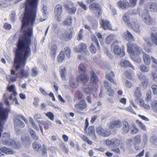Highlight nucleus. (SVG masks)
<instances>
[{
	"label": "nucleus",
	"instance_id": "45",
	"mask_svg": "<svg viewBox=\"0 0 157 157\" xmlns=\"http://www.w3.org/2000/svg\"><path fill=\"white\" fill-rule=\"evenodd\" d=\"M139 102L140 105L144 108L147 109H150V106L148 104H145L143 100L140 99L139 100Z\"/></svg>",
	"mask_w": 157,
	"mask_h": 157
},
{
	"label": "nucleus",
	"instance_id": "38",
	"mask_svg": "<svg viewBox=\"0 0 157 157\" xmlns=\"http://www.w3.org/2000/svg\"><path fill=\"white\" fill-rule=\"evenodd\" d=\"M65 58V55L63 52L61 51L57 57V60L58 62L61 63Z\"/></svg>",
	"mask_w": 157,
	"mask_h": 157
},
{
	"label": "nucleus",
	"instance_id": "17",
	"mask_svg": "<svg viewBox=\"0 0 157 157\" xmlns=\"http://www.w3.org/2000/svg\"><path fill=\"white\" fill-rule=\"evenodd\" d=\"M101 27L105 30L112 29V27L111 24L109 21L108 20L104 21L102 20L101 21L100 23Z\"/></svg>",
	"mask_w": 157,
	"mask_h": 157
},
{
	"label": "nucleus",
	"instance_id": "11",
	"mask_svg": "<svg viewBox=\"0 0 157 157\" xmlns=\"http://www.w3.org/2000/svg\"><path fill=\"white\" fill-rule=\"evenodd\" d=\"M75 107L77 109L82 111L87 107V104L86 102L83 100H80L76 102L75 105Z\"/></svg>",
	"mask_w": 157,
	"mask_h": 157
},
{
	"label": "nucleus",
	"instance_id": "3",
	"mask_svg": "<svg viewBox=\"0 0 157 157\" xmlns=\"http://www.w3.org/2000/svg\"><path fill=\"white\" fill-rule=\"evenodd\" d=\"M91 74L90 82L89 83L88 87L83 88L84 93L87 95H89L86 97V99L88 102L91 104L92 102L91 98L90 96V94H92L94 91H96L98 86L97 83L98 81V78L94 71L91 70L90 72Z\"/></svg>",
	"mask_w": 157,
	"mask_h": 157
},
{
	"label": "nucleus",
	"instance_id": "35",
	"mask_svg": "<svg viewBox=\"0 0 157 157\" xmlns=\"http://www.w3.org/2000/svg\"><path fill=\"white\" fill-rule=\"evenodd\" d=\"M33 147L35 151H39L40 150L41 145L40 144L38 143L37 142H34L32 144Z\"/></svg>",
	"mask_w": 157,
	"mask_h": 157
},
{
	"label": "nucleus",
	"instance_id": "28",
	"mask_svg": "<svg viewBox=\"0 0 157 157\" xmlns=\"http://www.w3.org/2000/svg\"><path fill=\"white\" fill-rule=\"evenodd\" d=\"M143 59L144 63L147 65H148L151 62V58L149 55L143 52Z\"/></svg>",
	"mask_w": 157,
	"mask_h": 157
},
{
	"label": "nucleus",
	"instance_id": "29",
	"mask_svg": "<svg viewBox=\"0 0 157 157\" xmlns=\"http://www.w3.org/2000/svg\"><path fill=\"white\" fill-rule=\"evenodd\" d=\"M59 71L60 76L62 79L65 80L66 79V76L67 74L65 68L63 67H60Z\"/></svg>",
	"mask_w": 157,
	"mask_h": 157
},
{
	"label": "nucleus",
	"instance_id": "52",
	"mask_svg": "<svg viewBox=\"0 0 157 157\" xmlns=\"http://www.w3.org/2000/svg\"><path fill=\"white\" fill-rule=\"evenodd\" d=\"M90 23L92 27L94 29H97L98 26V21H97L95 20Z\"/></svg>",
	"mask_w": 157,
	"mask_h": 157
},
{
	"label": "nucleus",
	"instance_id": "63",
	"mask_svg": "<svg viewBox=\"0 0 157 157\" xmlns=\"http://www.w3.org/2000/svg\"><path fill=\"white\" fill-rule=\"evenodd\" d=\"M78 4L84 10H87L86 5L85 4H83V2H78Z\"/></svg>",
	"mask_w": 157,
	"mask_h": 157
},
{
	"label": "nucleus",
	"instance_id": "19",
	"mask_svg": "<svg viewBox=\"0 0 157 157\" xmlns=\"http://www.w3.org/2000/svg\"><path fill=\"white\" fill-rule=\"evenodd\" d=\"M122 19L124 23L128 26H131L132 25L130 21L129 14L128 13H124L122 15Z\"/></svg>",
	"mask_w": 157,
	"mask_h": 157
},
{
	"label": "nucleus",
	"instance_id": "56",
	"mask_svg": "<svg viewBox=\"0 0 157 157\" xmlns=\"http://www.w3.org/2000/svg\"><path fill=\"white\" fill-rule=\"evenodd\" d=\"M61 148L65 153H67L68 151L67 148L65 146L63 143H61L60 145Z\"/></svg>",
	"mask_w": 157,
	"mask_h": 157
},
{
	"label": "nucleus",
	"instance_id": "44",
	"mask_svg": "<svg viewBox=\"0 0 157 157\" xmlns=\"http://www.w3.org/2000/svg\"><path fill=\"white\" fill-rule=\"evenodd\" d=\"M70 85L72 88H75L78 87V83L75 82L74 79L72 78H71L70 79Z\"/></svg>",
	"mask_w": 157,
	"mask_h": 157
},
{
	"label": "nucleus",
	"instance_id": "14",
	"mask_svg": "<svg viewBox=\"0 0 157 157\" xmlns=\"http://www.w3.org/2000/svg\"><path fill=\"white\" fill-rule=\"evenodd\" d=\"M120 143V140L116 138L110 140H107L106 141V143L107 145H111L115 147L118 146Z\"/></svg>",
	"mask_w": 157,
	"mask_h": 157
},
{
	"label": "nucleus",
	"instance_id": "31",
	"mask_svg": "<svg viewBox=\"0 0 157 157\" xmlns=\"http://www.w3.org/2000/svg\"><path fill=\"white\" fill-rule=\"evenodd\" d=\"M73 31V29L71 28L68 31L66 32L65 33L66 37L69 39L72 38Z\"/></svg>",
	"mask_w": 157,
	"mask_h": 157
},
{
	"label": "nucleus",
	"instance_id": "12",
	"mask_svg": "<svg viewBox=\"0 0 157 157\" xmlns=\"http://www.w3.org/2000/svg\"><path fill=\"white\" fill-rule=\"evenodd\" d=\"M10 134L7 132H4L3 133L2 137V142L4 144L8 145L11 144L10 143Z\"/></svg>",
	"mask_w": 157,
	"mask_h": 157
},
{
	"label": "nucleus",
	"instance_id": "27",
	"mask_svg": "<svg viewBox=\"0 0 157 157\" xmlns=\"http://www.w3.org/2000/svg\"><path fill=\"white\" fill-rule=\"evenodd\" d=\"M130 126L128 125V123L125 121L123 122L122 129L123 132L126 133L128 132L130 129Z\"/></svg>",
	"mask_w": 157,
	"mask_h": 157
},
{
	"label": "nucleus",
	"instance_id": "47",
	"mask_svg": "<svg viewBox=\"0 0 157 157\" xmlns=\"http://www.w3.org/2000/svg\"><path fill=\"white\" fill-rule=\"evenodd\" d=\"M151 106L154 111L157 113V100L152 102Z\"/></svg>",
	"mask_w": 157,
	"mask_h": 157
},
{
	"label": "nucleus",
	"instance_id": "41",
	"mask_svg": "<svg viewBox=\"0 0 157 157\" xmlns=\"http://www.w3.org/2000/svg\"><path fill=\"white\" fill-rule=\"evenodd\" d=\"M149 67L148 65L145 66L144 65L142 64L140 66V69L142 72H146L149 71Z\"/></svg>",
	"mask_w": 157,
	"mask_h": 157
},
{
	"label": "nucleus",
	"instance_id": "51",
	"mask_svg": "<svg viewBox=\"0 0 157 157\" xmlns=\"http://www.w3.org/2000/svg\"><path fill=\"white\" fill-rule=\"evenodd\" d=\"M86 55L85 53L83 52L80 54H78V58L80 59H86Z\"/></svg>",
	"mask_w": 157,
	"mask_h": 157
},
{
	"label": "nucleus",
	"instance_id": "23",
	"mask_svg": "<svg viewBox=\"0 0 157 157\" xmlns=\"http://www.w3.org/2000/svg\"><path fill=\"white\" fill-rule=\"evenodd\" d=\"M117 4L119 8L123 10L126 9L129 5L128 3L126 1H119Z\"/></svg>",
	"mask_w": 157,
	"mask_h": 157
},
{
	"label": "nucleus",
	"instance_id": "25",
	"mask_svg": "<svg viewBox=\"0 0 157 157\" xmlns=\"http://www.w3.org/2000/svg\"><path fill=\"white\" fill-rule=\"evenodd\" d=\"M114 76V74L113 72L111 71L109 72L106 75V78L109 80L111 82L116 84V82L113 80V78Z\"/></svg>",
	"mask_w": 157,
	"mask_h": 157
},
{
	"label": "nucleus",
	"instance_id": "54",
	"mask_svg": "<svg viewBox=\"0 0 157 157\" xmlns=\"http://www.w3.org/2000/svg\"><path fill=\"white\" fill-rule=\"evenodd\" d=\"M131 26H132V29H133V30H134L135 31L138 33L140 32V31L139 26L138 25H137L136 26L132 24Z\"/></svg>",
	"mask_w": 157,
	"mask_h": 157
},
{
	"label": "nucleus",
	"instance_id": "33",
	"mask_svg": "<svg viewBox=\"0 0 157 157\" xmlns=\"http://www.w3.org/2000/svg\"><path fill=\"white\" fill-rule=\"evenodd\" d=\"M29 131L33 139L35 140H37L39 139L38 136L36 135L35 132L31 128L29 129Z\"/></svg>",
	"mask_w": 157,
	"mask_h": 157
},
{
	"label": "nucleus",
	"instance_id": "16",
	"mask_svg": "<svg viewBox=\"0 0 157 157\" xmlns=\"http://www.w3.org/2000/svg\"><path fill=\"white\" fill-rule=\"evenodd\" d=\"M79 50H77V47L75 48V49L76 50V51L77 52H81L83 51L84 53H86V55H89V52L86 50L87 46L86 44L82 43H81L79 44Z\"/></svg>",
	"mask_w": 157,
	"mask_h": 157
},
{
	"label": "nucleus",
	"instance_id": "64",
	"mask_svg": "<svg viewBox=\"0 0 157 157\" xmlns=\"http://www.w3.org/2000/svg\"><path fill=\"white\" fill-rule=\"evenodd\" d=\"M90 50L91 52L93 53H95L96 52V49L92 44H91L90 46Z\"/></svg>",
	"mask_w": 157,
	"mask_h": 157
},
{
	"label": "nucleus",
	"instance_id": "22",
	"mask_svg": "<svg viewBox=\"0 0 157 157\" xmlns=\"http://www.w3.org/2000/svg\"><path fill=\"white\" fill-rule=\"evenodd\" d=\"M141 81L142 84L144 87H146L148 85V79L144 75H140L139 77Z\"/></svg>",
	"mask_w": 157,
	"mask_h": 157
},
{
	"label": "nucleus",
	"instance_id": "32",
	"mask_svg": "<svg viewBox=\"0 0 157 157\" xmlns=\"http://www.w3.org/2000/svg\"><path fill=\"white\" fill-rule=\"evenodd\" d=\"M10 143L11 144L8 145H11L14 148L16 149L19 148L21 146V143L19 142H16L13 140H11Z\"/></svg>",
	"mask_w": 157,
	"mask_h": 157
},
{
	"label": "nucleus",
	"instance_id": "2",
	"mask_svg": "<svg viewBox=\"0 0 157 157\" xmlns=\"http://www.w3.org/2000/svg\"><path fill=\"white\" fill-rule=\"evenodd\" d=\"M31 40H18L17 48H13L15 57L14 66L16 70L25 67L27 59L29 56L31 52L29 46Z\"/></svg>",
	"mask_w": 157,
	"mask_h": 157
},
{
	"label": "nucleus",
	"instance_id": "60",
	"mask_svg": "<svg viewBox=\"0 0 157 157\" xmlns=\"http://www.w3.org/2000/svg\"><path fill=\"white\" fill-rule=\"evenodd\" d=\"M151 37V39H157V31L152 32Z\"/></svg>",
	"mask_w": 157,
	"mask_h": 157
},
{
	"label": "nucleus",
	"instance_id": "21",
	"mask_svg": "<svg viewBox=\"0 0 157 157\" xmlns=\"http://www.w3.org/2000/svg\"><path fill=\"white\" fill-rule=\"evenodd\" d=\"M121 126V123L120 121H115L113 122H111L109 128L110 129L113 128H120Z\"/></svg>",
	"mask_w": 157,
	"mask_h": 157
},
{
	"label": "nucleus",
	"instance_id": "30",
	"mask_svg": "<svg viewBox=\"0 0 157 157\" xmlns=\"http://www.w3.org/2000/svg\"><path fill=\"white\" fill-rule=\"evenodd\" d=\"M78 70L81 74L85 73L86 71L85 66L82 63H81L78 66Z\"/></svg>",
	"mask_w": 157,
	"mask_h": 157
},
{
	"label": "nucleus",
	"instance_id": "26",
	"mask_svg": "<svg viewBox=\"0 0 157 157\" xmlns=\"http://www.w3.org/2000/svg\"><path fill=\"white\" fill-rule=\"evenodd\" d=\"M50 49L51 50V55L52 58H54L56 56V52L57 47L56 45L53 44L50 46Z\"/></svg>",
	"mask_w": 157,
	"mask_h": 157
},
{
	"label": "nucleus",
	"instance_id": "13",
	"mask_svg": "<svg viewBox=\"0 0 157 157\" xmlns=\"http://www.w3.org/2000/svg\"><path fill=\"white\" fill-rule=\"evenodd\" d=\"M21 141L25 147H28L30 146L31 143L30 140L28 135L25 134L23 135L21 138Z\"/></svg>",
	"mask_w": 157,
	"mask_h": 157
},
{
	"label": "nucleus",
	"instance_id": "34",
	"mask_svg": "<svg viewBox=\"0 0 157 157\" xmlns=\"http://www.w3.org/2000/svg\"><path fill=\"white\" fill-rule=\"evenodd\" d=\"M140 88L137 87L136 88V90H135V95L137 98H136L135 101H137L140 100L141 99H140V98L141 97V94L140 91Z\"/></svg>",
	"mask_w": 157,
	"mask_h": 157
},
{
	"label": "nucleus",
	"instance_id": "62",
	"mask_svg": "<svg viewBox=\"0 0 157 157\" xmlns=\"http://www.w3.org/2000/svg\"><path fill=\"white\" fill-rule=\"evenodd\" d=\"M153 40H145V42L149 47L152 46L153 45Z\"/></svg>",
	"mask_w": 157,
	"mask_h": 157
},
{
	"label": "nucleus",
	"instance_id": "24",
	"mask_svg": "<svg viewBox=\"0 0 157 157\" xmlns=\"http://www.w3.org/2000/svg\"><path fill=\"white\" fill-rule=\"evenodd\" d=\"M38 1L39 0H26L24 3L31 5L33 8L36 10V8H37Z\"/></svg>",
	"mask_w": 157,
	"mask_h": 157
},
{
	"label": "nucleus",
	"instance_id": "39",
	"mask_svg": "<svg viewBox=\"0 0 157 157\" xmlns=\"http://www.w3.org/2000/svg\"><path fill=\"white\" fill-rule=\"evenodd\" d=\"M150 141L154 145H157V137L156 136L153 135L150 139Z\"/></svg>",
	"mask_w": 157,
	"mask_h": 157
},
{
	"label": "nucleus",
	"instance_id": "48",
	"mask_svg": "<svg viewBox=\"0 0 157 157\" xmlns=\"http://www.w3.org/2000/svg\"><path fill=\"white\" fill-rule=\"evenodd\" d=\"M39 72L36 67H33L32 70V75L35 77L38 74Z\"/></svg>",
	"mask_w": 157,
	"mask_h": 157
},
{
	"label": "nucleus",
	"instance_id": "61",
	"mask_svg": "<svg viewBox=\"0 0 157 157\" xmlns=\"http://www.w3.org/2000/svg\"><path fill=\"white\" fill-rule=\"evenodd\" d=\"M151 74L152 76V79L154 80H157V74L156 71H152L151 72Z\"/></svg>",
	"mask_w": 157,
	"mask_h": 157
},
{
	"label": "nucleus",
	"instance_id": "53",
	"mask_svg": "<svg viewBox=\"0 0 157 157\" xmlns=\"http://www.w3.org/2000/svg\"><path fill=\"white\" fill-rule=\"evenodd\" d=\"M134 141L136 144H140L141 142L140 136H136L134 139Z\"/></svg>",
	"mask_w": 157,
	"mask_h": 157
},
{
	"label": "nucleus",
	"instance_id": "8",
	"mask_svg": "<svg viewBox=\"0 0 157 157\" xmlns=\"http://www.w3.org/2000/svg\"><path fill=\"white\" fill-rule=\"evenodd\" d=\"M73 6V3H65L64 5L66 10L70 14H74L76 12V8Z\"/></svg>",
	"mask_w": 157,
	"mask_h": 157
},
{
	"label": "nucleus",
	"instance_id": "5",
	"mask_svg": "<svg viewBox=\"0 0 157 157\" xmlns=\"http://www.w3.org/2000/svg\"><path fill=\"white\" fill-rule=\"evenodd\" d=\"M22 119L26 123L28 122L27 120L22 115H15L13 117V123L15 127L19 126L21 128H23L25 126L24 123L21 121Z\"/></svg>",
	"mask_w": 157,
	"mask_h": 157
},
{
	"label": "nucleus",
	"instance_id": "55",
	"mask_svg": "<svg viewBox=\"0 0 157 157\" xmlns=\"http://www.w3.org/2000/svg\"><path fill=\"white\" fill-rule=\"evenodd\" d=\"M151 88L153 90V92L155 95L157 94V85L154 84L151 86Z\"/></svg>",
	"mask_w": 157,
	"mask_h": 157
},
{
	"label": "nucleus",
	"instance_id": "9",
	"mask_svg": "<svg viewBox=\"0 0 157 157\" xmlns=\"http://www.w3.org/2000/svg\"><path fill=\"white\" fill-rule=\"evenodd\" d=\"M142 17L145 23L148 25L151 24V20L148 10L144 9V10Z\"/></svg>",
	"mask_w": 157,
	"mask_h": 157
},
{
	"label": "nucleus",
	"instance_id": "1",
	"mask_svg": "<svg viewBox=\"0 0 157 157\" xmlns=\"http://www.w3.org/2000/svg\"><path fill=\"white\" fill-rule=\"evenodd\" d=\"M22 8L25 7L24 15L22 17V26L20 34L17 32L14 36V38L18 39H31L33 35V27L35 21L36 15V8L35 11L31 5L24 3L21 5Z\"/></svg>",
	"mask_w": 157,
	"mask_h": 157
},
{
	"label": "nucleus",
	"instance_id": "36",
	"mask_svg": "<svg viewBox=\"0 0 157 157\" xmlns=\"http://www.w3.org/2000/svg\"><path fill=\"white\" fill-rule=\"evenodd\" d=\"M149 9L151 11L157 12V4L152 2L150 5Z\"/></svg>",
	"mask_w": 157,
	"mask_h": 157
},
{
	"label": "nucleus",
	"instance_id": "10",
	"mask_svg": "<svg viewBox=\"0 0 157 157\" xmlns=\"http://www.w3.org/2000/svg\"><path fill=\"white\" fill-rule=\"evenodd\" d=\"M96 130L99 135L103 136H108L111 134L109 132L104 130L101 126L97 127Z\"/></svg>",
	"mask_w": 157,
	"mask_h": 157
},
{
	"label": "nucleus",
	"instance_id": "40",
	"mask_svg": "<svg viewBox=\"0 0 157 157\" xmlns=\"http://www.w3.org/2000/svg\"><path fill=\"white\" fill-rule=\"evenodd\" d=\"M72 19L71 17H67L64 21V25H66L69 26L71 25L72 23Z\"/></svg>",
	"mask_w": 157,
	"mask_h": 157
},
{
	"label": "nucleus",
	"instance_id": "15",
	"mask_svg": "<svg viewBox=\"0 0 157 157\" xmlns=\"http://www.w3.org/2000/svg\"><path fill=\"white\" fill-rule=\"evenodd\" d=\"M113 52L116 55L119 56L120 57H122L125 55V53L123 49H121L118 46H115L113 49Z\"/></svg>",
	"mask_w": 157,
	"mask_h": 157
},
{
	"label": "nucleus",
	"instance_id": "6",
	"mask_svg": "<svg viewBox=\"0 0 157 157\" xmlns=\"http://www.w3.org/2000/svg\"><path fill=\"white\" fill-rule=\"evenodd\" d=\"M90 9L94 11V14L98 17H99L101 14V8L100 4L95 2L92 3L90 6Z\"/></svg>",
	"mask_w": 157,
	"mask_h": 157
},
{
	"label": "nucleus",
	"instance_id": "4",
	"mask_svg": "<svg viewBox=\"0 0 157 157\" xmlns=\"http://www.w3.org/2000/svg\"><path fill=\"white\" fill-rule=\"evenodd\" d=\"M128 48L127 51L129 53L135 56L139 55L141 52L140 47L135 44L129 42L127 44Z\"/></svg>",
	"mask_w": 157,
	"mask_h": 157
},
{
	"label": "nucleus",
	"instance_id": "46",
	"mask_svg": "<svg viewBox=\"0 0 157 157\" xmlns=\"http://www.w3.org/2000/svg\"><path fill=\"white\" fill-rule=\"evenodd\" d=\"M20 73L22 78H26L29 75V73L28 71L24 70H21Z\"/></svg>",
	"mask_w": 157,
	"mask_h": 157
},
{
	"label": "nucleus",
	"instance_id": "43",
	"mask_svg": "<svg viewBox=\"0 0 157 157\" xmlns=\"http://www.w3.org/2000/svg\"><path fill=\"white\" fill-rule=\"evenodd\" d=\"M95 133L94 127L92 126H90L89 127L87 132V135L90 136Z\"/></svg>",
	"mask_w": 157,
	"mask_h": 157
},
{
	"label": "nucleus",
	"instance_id": "49",
	"mask_svg": "<svg viewBox=\"0 0 157 157\" xmlns=\"http://www.w3.org/2000/svg\"><path fill=\"white\" fill-rule=\"evenodd\" d=\"M15 15V12H13L10 16V20L13 23H14L16 21Z\"/></svg>",
	"mask_w": 157,
	"mask_h": 157
},
{
	"label": "nucleus",
	"instance_id": "59",
	"mask_svg": "<svg viewBox=\"0 0 157 157\" xmlns=\"http://www.w3.org/2000/svg\"><path fill=\"white\" fill-rule=\"evenodd\" d=\"M116 36L113 34H111L107 37L105 39H116Z\"/></svg>",
	"mask_w": 157,
	"mask_h": 157
},
{
	"label": "nucleus",
	"instance_id": "42",
	"mask_svg": "<svg viewBox=\"0 0 157 157\" xmlns=\"http://www.w3.org/2000/svg\"><path fill=\"white\" fill-rule=\"evenodd\" d=\"M64 53L66 56L69 58L71 57V50L68 47H66L64 49Z\"/></svg>",
	"mask_w": 157,
	"mask_h": 157
},
{
	"label": "nucleus",
	"instance_id": "37",
	"mask_svg": "<svg viewBox=\"0 0 157 157\" xmlns=\"http://www.w3.org/2000/svg\"><path fill=\"white\" fill-rule=\"evenodd\" d=\"M0 151L2 152L7 154H12L13 151L7 148L6 147H3L0 148Z\"/></svg>",
	"mask_w": 157,
	"mask_h": 157
},
{
	"label": "nucleus",
	"instance_id": "18",
	"mask_svg": "<svg viewBox=\"0 0 157 157\" xmlns=\"http://www.w3.org/2000/svg\"><path fill=\"white\" fill-rule=\"evenodd\" d=\"M89 78V77L86 75H80L77 78L76 80L78 82H80L85 84L88 81Z\"/></svg>",
	"mask_w": 157,
	"mask_h": 157
},
{
	"label": "nucleus",
	"instance_id": "57",
	"mask_svg": "<svg viewBox=\"0 0 157 157\" xmlns=\"http://www.w3.org/2000/svg\"><path fill=\"white\" fill-rule=\"evenodd\" d=\"M46 115L51 120H54V115L51 112H48L46 113Z\"/></svg>",
	"mask_w": 157,
	"mask_h": 157
},
{
	"label": "nucleus",
	"instance_id": "7",
	"mask_svg": "<svg viewBox=\"0 0 157 157\" xmlns=\"http://www.w3.org/2000/svg\"><path fill=\"white\" fill-rule=\"evenodd\" d=\"M63 6L60 4L57 5L54 9L55 16L57 18L58 21H60L61 20V15L63 12Z\"/></svg>",
	"mask_w": 157,
	"mask_h": 157
},
{
	"label": "nucleus",
	"instance_id": "20",
	"mask_svg": "<svg viewBox=\"0 0 157 157\" xmlns=\"http://www.w3.org/2000/svg\"><path fill=\"white\" fill-rule=\"evenodd\" d=\"M120 65L122 67H129L134 69V67L132 65L130 62L128 60L122 59L121 61Z\"/></svg>",
	"mask_w": 157,
	"mask_h": 157
},
{
	"label": "nucleus",
	"instance_id": "58",
	"mask_svg": "<svg viewBox=\"0 0 157 157\" xmlns=\"http://www.w3.org/2000/svg\"><path fill=\"white\" fill-rule=\"evenodd\" d=\"M38 124H40L41 125H44L45 127H48V124L47 122H46L44 121H38Z\"/></svg>",
	"mask_w": 157,
	"mask_h": 157
},
{
	"label": "nucleus",
	"instance_id": "50",
	"mask_svg": "<svg viewBox=\"0 0 157 157\" xmlns=\"http://www.w3.org/2000/svg\"><path fill=\"white\" fill-rule=\"evenodd\" d=\"M75 95L78 99L82 98L83 96L82 93L79 91H76L75 92Z\"/></svg>",
	"mask_w": 157,
	"mask_h": 157
}]
</instances>
